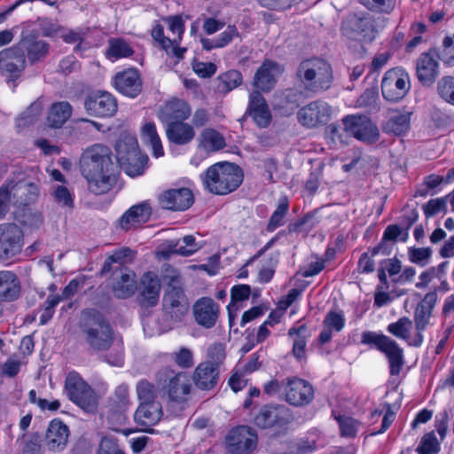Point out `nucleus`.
I'll list each match as a JSON object with an SVG mask.
<instances>
[{"instance_id": "50", "label": "nucleus", "mask_w": 454, "mask_h": 454, "mask_svg": "<svg viewBox=\"0 0 454 454\" xmlns=\"http://www.w3.org/2000/svg\"><path fill=\"white\" fill-rule=\"evenodd\" d=\"M43 108V106L40 100H36L32 103L28 108L17 119L18 128H24L27 125L32 123L40 116Z\"/></svg>"}, {"instance_id": "11", "label": "nucleus", "mask_w": 454, "mask_h": 454, "mask_svg": "<svg viewBox=\"0 0 454 454\" xmlns=\"http://www.w3.org/2000/svg\"><path fill=\"white\" fill-rule=\"evenodd\" d=\"M189 301L183 286L167 287L162 298L165 316L173 323H180L189 311Z\"/></svg>"}, {"instance_id": "54", "label": "nucleus", "mask_w": 454, "mask_h": 454, "mask_svg": "<svg viewBox=\"0 0 454 454\" xmlns=\"http://www.w3.org/2000/svg\"><path fill=\"white\" fill-rule=\"evenodd\" d=\"M52 197L59 207L68 209L74 207V195L66 186L57 185L52 192Z\"/></svg>"}, {"instance_id": "20", "label": "nucleus", "mask_w": 454, "mask_h": 454, "mask_svg": "<svg viewBox=\"0 0 454 454\" xmlns=\"http://www.w3.org/2000/svg\"><path fill=\"white\" fill-rule=\"evenodd\" d=\"M26 66L21 48L10 47L0 51V72L11 79L20 76Z\"/></svg>"}, {"instance_id": "63", "label": "nucleus", "mask_w": 454, "mask_h": 454, "mask_svg": "<svg viewBox=\"0 0 454 454\" xmlns=\"http://www.w3.org/2000/svg\"><path fill=\"white\" fill-rule=\"evenodd\" d=\"M345 325V319L342 313L330 311L325 318V325L329 329L336 332L342 330Z\"/></svg>"}, {"instance_id": "34", "label": "nucleus", "mask_w": 454, "mask_h": 454, "mask_svg": "<svg viewBox=\"0 0 454 454\" xmlns=\"http://www.w3.org/2000/svg\"><path fill=\"white\" fill-rule=\"evenodd\" d=\"M20 282L15 273L10 270L0 271V301H13L20 294Z\"/></svg>"}, {"instance_id": "28", "label": "nucleus", "mask_w": 454, "mask_h": 454, "mask_svg": "<svg viewBox=\"0 0 454 454\" xmlns=\"http://www.w3.org/2000/svg\"><path fill=\"white\" fill-rule=\"evenodd\" d=\"M113 292L118 298H128L137 289L136 274L126 268H118L114 271Z\"/></svg>"}, {"instance_id": "55", "label": "nucleus", "mask_w": 454, "mask_h": 454, "mask_svg": "<svg viewBox=\"0 0 454 454\" xmlns=\"http://www.w3.org/2000/svg\"><path fill=\"white\" fill-rule=\"evenodd\" d=\"M164 20L168 23V28L174 35L172 40H176V46H178L184 32V21L183 18L180 15H176L167 17Z\"/></svg>"}, {"instance_id": "59", "label": "nucleus", "mask_w": 454, "mask_h": 454, "mask_svg": "<svg viewBox=\"0 0 454 454\" xmlns=\"http://www.w3.org/2000/svg\"><path fill=\"white\" fill-rule=\"evenodd\" d=\"M360 2L368 9L380 12H390L395 4V0H360Z\"/></svg>"}, {"instance_id": "40", "label": "nucleus", "mask_w": 454, "mask_h": 454, "mask_svg": "<svg viewBox=\"0 0 454 454\" xmlns=\"http://www.w3.org/2000/svg\"><path fill=\"white\" fill-rule=\"evenodd\" d=\"M411 124L409 112L395 113L383 125L382 129L387 134L402 136L408 132Z\"/></svg>"}, {"instance_id": "57", "label": "nucleus", "mask_w": 454, "mask_h": 454, "mask_svg": "<svg viewBox=\"0 0 454 454\" xmlns=\"http://www.w3.org/2000/svg\"><path fill=\"white\" fill-rule=\"evenodd\" d=\"M215 39L217 41L216 46L223 48L235 39L241 40V35L236 26L229 25Z\"/></svg>"}, {"instance_id": "36", "label": "nucleus", "mask_w": 454, "mask_h": 454, "mask_svg": "<svg viewBox=\"0 0 454 454\" xmlns=\"http://www.w3.org/2000/svg\"><path fill=\"white\" fill-rule=\"evenodd\" d=\"M192 113V108L183 99L173 98L167 102L161 110L162 119L166 121H182L186 120Z\"/></svg>"}, {"instance_id": "26", "label": "nucleus", "mask_w": 454, "mask_h": 454, "mask_svg": "<svg viewBox=\"0 0 454 454\" xmlns=\"http://www.w3.org/2000/svg\"><path fill=\"white\" fill-rule=\"evenodd\" d=\"M5 184L11 191L14 207H20L33 202L37 196V185L26 180H10Z\"/></svg>"}, {"instance_id": "64", "label": "nucleus", "mask_w": 454, "mask_h": 454, "mask_svg": "<svg viewBox=\"0 0 454 454\" xmlns=\"http://www.w3.org/2000/svg\"><path fill=\"white\" fill-rule=\"evenodd\" d=\"M98 454H124V452L119 448L114 439L103 437L100 442Z\"/></svg>"}, {"instance_id": "44", "label": "nucleus", "mask_w": 454, "mask_h": 454, "mask_svg": "<svg viewBox=\"0 0 454 454\" xmlns=\"http://www.w3.org/2000/svg\"><path fill=\"white\" fill-rule=\"evenodd\" d=\"M243 82L242 74L237 70H230L217 77V90L221 93L239 87Z\"/></svg>"}, {"instance_id": "51", "label": "nucleus", "mask_w": 454, "mask_h": 454, "mask_svg": "<svg viewBox=\"0 0 454 454\" xmlns=\"http://www.w3.org/2000/svg\"><path fill=\"white\" fill-rule=\"evenodd\" d=\"M306 332L305 325H301L298 328H291L288 331V334L290 336L296 335L297 338L294 340V347H293V353L294 356L298 359H301L305 356L306 353V340L303 336V333Z\"/></svg>"}, {"instance_id": "22", "label": "nucleus", "mask_w": 454, "mask_h": 454, "mask_svg": "<svg viewBox=\"0 0 454 454\" xmlns=\"http://www.w3.org/2000/svg\"><path fill=\"white\" fill-rule=\"evenodd\" d=\"M192 311L197 324L207 329L215 326L220 315L219 305L209 297L196 301Z\"/></svg>"}, {"instance_id": "21", "label": "nucleus", "mask_w": 454, "mask_h": 454, "mask_svg": "<svg viewBox=\"0 0 454 454\" xmlns=\"http://www.w3.org/2000/svg\"><path fill=\"white\" fill-rule=\"evenodd\" d=\"M161 286L158 275L148 271L140 278L139 303L145 308H152L158 304Z\"/></svg>"}, {"instance_id": "3", "label": "nucleus", "mask_w": 454, "mask_h": 454, "mask_svg": "<svg viewBox=\"0 0 454 454\" xmlns=\"http://www.w3.org/2000/svg\"><path fill=\"white\" fill-rule=\"evenodd\" d=\"M86 344L95 351L108 349L114 341V330L109 322L98 313H87L82 325Z\"/></svg>"}, {"instance_id": "12", "label": "nucleus", "mask_w": 454, "mask_h": 454, "mask_svg": "<svg viewBox=\"0 0 454 454\" xmlns=\"http://www.w3.org/2000/svg\"><path fill=\"white\" fill-rule=\"evenodd\" d=\"M158 380L160 382L168 380L164 388L173 402L183 403L191 393L192 384L184 372L174 373L170 368L165 367L158 372Z\"/></svg>"}, {"instance_id": "47", "label": "nucleus", "mask_w": 454, "mask_h": 454, "mask_svg": "<svg viewBox=\"0 0 454 454\" xmlns=\"http://www.w3.org/2000/svg\"><path fill=\"white\" fill-rule=\"evenodd\" d=\"M289 204L286 197H283L278 200L276 210L271 215L267 225V231L272 232L277 228L284 224V218L288 211Z\"/></svg>"}, {"instance_id": "60", "label": "nucleus", "mask_w": 454, "mask_h": 454, "mask_svg": "<svg viewBox=\"0 0 454 454\" xmlns=\"http://www.w3.org/2000/svg\"><path fill=\"white\" fill-rule=\"evenodd\" d=\"M408 230L404 226H399L397 224L388 225L383 235L384 240H395L400 238L405 241L408 238Z\"/></svg>"}, {"instance_id": "25", "label": "nucleus", "mask_w": 454, "mask_h": 454, "mask_svg": "<svg viewBox=\"0 0 454 454\" xmlns=\"http://www.w3.org/2000/svg\"><path fill=\"white\" fill-rule=\"evenodd\" d=\"M247 113L260 128H266L271 121V114L263 96L258 90L249 95Z\"/></svg>"}, {"instance_id": "56", "label": "nucleus", "mask_w": 454, "mask_h": 454, "mask_svg": "<svg viewBox=\"0 0 454 454\" xmlns=\"http://www.w3.org/2000/svg\"><path fill=\"white\" fill-rule=\"evenodd\" d=\"M174 362L181 368H191L194 364L193 354L187 348H180L173 354Z\"/></svg>"}, {"instance_id": "29", "label": "nucleus", "mask_w": 454, "mask_h": 454, "mask_svg": "<svg viewBox=\"0 0 454 454\" xmlns=\"http://www.w3.org/2000/svg\"><path fill=\"white\" fill-rule=\"evenodd\" d=\"M192 380L200 390H211L219 381V369L212 362L200 363L192 373Z\"/></svg>"}, {"instance_id": "2", "label": "nucleus", "mask_w": 454, "mask_h": 454, "mask_svg": "<svg viewBox=\"0 0 454 454\" xmlns=\"http://www.w3.org/2000/svg\"><path fill=\"white\" fill-rule=\"evenodd\" d=\"M242 180L241 168L230 162H218L210 166L202 176L206 189L216 195L231 193L241 184Z\"/></svg>"}, {"instance_id": "42", "label": "nucleus", "mask_w": 454, "mask_h": 454, "mask_svg": "<svg viewBox=\"0 0 454 454\" xmlns=\"http://www.w3.org/2000/svg\"><path fill=\"white\" fill-rule=\"evenodd\" d=\"M135 258V252L129 247H123L120 250L114 252L109 255L104 262L101 269V274H106L112 270V265L118 263L120 266L131 262Z\"/></svg>"}, {"instance_id": "53", "label": "nucleus", "mask_w": 454, "mask_h": 454, "mask_svg": "<svg viewBox=\"0 0 454 454\" xmlns=\"http://www.w3.org/2000/svg\"><path fill=\"white\" fill-rule=\"evenodd\" d=\"M437 92L443 100L454 106V77H442L437 83Z\"/></svg>"}, {"instance_id": "61", "label": "nucleus", "mask_w": 454, "mask_h": 454, "mask_svg": "<svg viewBox=\"0 0 454 454\" xmlns=\"http://www.w3.org/2000/svg\"><path fill=\"white\" fill-rule=\"evenodd\" d=\"M11 206H14L12 199L11 191L5 183L0 187V217L4 216L10 210Z\"/></svg>"}, {"instance_id": "33", "label": "nucleus", "mask_w": 454, "mask_h": 454, "mask_svg": "<svg viewBox=\"0 0 454 454\" xmlns=\"http://www.w3.org/2000/svg\"><path fill=\"white\" fill-rule=\"evenodd\" d=\"M226 146L224 136L212 128L204 129L198 137V148L207 153H212Z\"/></svg>"}, {"instance_id": "5", "label": "nucleus", "mask_w": 454, "mask_h": 454, "mask_svg": "<svg viewBox=\"0 0 454 454\" xmlns=\"http://www.w3.org/2000/svg\"><path fill=\"white\" fill-rule=\"evenodd\" d=\"M383 21L369 13L350 14L342 22L345 36L363 42H372L383 28Z\"/></svg>"}, {"instance_id": "38", "label": "nucleus", "mask_w": 454, "mask_h": 454, "mask_svg": "<svg viewBox=\"0 0 454 454\" xmlns=\"http://www.w3.org/2000/svg\"><path fill=\"white\" fill-rule=\"evenodd\" d=\"M448 419L447 411L441 412L435 417V428L440 435V440L436 438L434 431L427 433V454H437L440 451L441 442L443 441L447 434Z\"/></svg>"}, {"instance_id": "52", "label": "nucleus", "mask_w": 454, "mask_h": 454, "mask_svg": "<svg viewBox=\"0 0 454 454\" xmlns=\"http://www.w3.org/2000/svg\"><path fill=\"white\" fill-rule=\"evenodd\" d=\"M137 394L140 403L158 402L154 386L146 380H142L137 383Z\"/></svg>"}, {"instance_id": "37", "label": "nucleus", "mask_w": 454, "mask_h": 454, "mask_svg": "<svg viewBox=\"0 0 454 454\" xmlns=\"http://www.w3.org/2000/svg\"><path fill=\"white\" fill-rule=\"evenodd\" d=\"M166 134L168 140L176 145H186L195 137L193 127L183 121L168 123Z\"/></svg>"}, {"instance_id": "41", "label": "nucleus", "mask_w": 454, "mask_h": 454, "mask_svg": "<svg viewBox=\"0 0 454 454\" xmlns=\"http://www.w3.org/2000/svg\"><path fill=\"white\" fill-rule=\"evenodd\" d=\"M132 47L123 38H111L108 41L106 57L109 59L128 58L133 54Z\"/></svg>"}, {"instance_id": "15", "label": "nucleus", "mask_w": 454, "mask_h": 454, "mask_svg": "<svg viewBox=\"0 0 454 454\" xmlns=\"http://www.w3.org/2000/svg\"><path fill=\"white\" fill-rule=\"evenodd\" d=\"M24 245V234L16 223L0 224V259H10L19 254Z\"/></svg>"}, {"instance_id": "62", "label": "nucleus", "mask_w": 454, "mask_h": 454, "mask_svg": "<svg viewBox=\"0 0 454 454\" xmlns=\"http://www.w3.org/2000/svg\"><path fill=\"white\" fill-rule=\"evenodd\" d=\"M192 70L200 77H211L216 72V66L212 62L194 60L192 62Z\"/></svg>"}, {"instance_id": "39", "label": "nucleus", "mask_w": 454, "mask_h": 454, "mask_svg": "<svg viewBox=\"0 0 454 454\" xmlns=\"http://www.w3.org/2000/svg\"><path fill=\"white\" fill-rule=\"evenodd\" d=\"M151 35L153 38L159 43L160 47L167 52L177 59H182L186 51V48L176 46V40H171L164 35V28L161 25L157 24L152 29Z\"/></svg>"}, {"instance_id": "46", "label": "nucleus", "mask_w": 454, "mask_h": 454, "mask_svg": "<svg viewBox=\"0 0 454 454\" xmlns=\"http://www.w3.org/2000/svg\"><path fill=\"white\" fill-rule=\"evenodd\" d=\"M169 247L174 253L183 256L192 255L200 249L195 238L192 235L184 236L181 240L171 241Z\"/></svg>"}, {"instance_id": "7", "label": "nucleus", "mask_w": 454, "mask_h": 454, "mask_svg": "<svg viewBox=\"0 0 454 454\" xmlns=\"http://www.w3.org/2000/svg\"><path fill=\"white\" fill-rule=\"evenodd\" d=\"M115 148L117 160L127 175L134 177L144 173L148 158L138 150L134 137L126 136L120 139Z\"/></svg>"}, {"instance_id": "24", "label": "nucleus", "mask_w": 454, "mask_h": 454, "mask_svg": "<svg viewBox=\"0 0 454 454\" xmlns=\"http://www.w3.org/2000/svg\"><path fill=\"white\" fill-rule=\"evenodd\" d=\"M162 207L173 211H184L193 203V195L188 188L170 189L160 196Z\"/></svg>"}, {"instance_id": "19", "label": "nucleus", "mask_w": 454, "mask_h": 454, "mask_svg": "<svg viewBox=\"0 0 454 454\" xmlns=\"http://www.w3.org/2000/svg\"><path fill=\"white\" fill-rule=\"evenodd\" d=\"M290 410L285 405H265L254 417V423L261 428L283 427L291 420Z\"/></svg>"}, {"instance_id": "6", "label": "nucleus", "mask_w": 454, "mask_h": 454, "mask_svg": "<svg viewBox=\"0 0 454 454\" xmlns=\"http://www.w3.org/2000/svg\"><path fill=\"white\" fill-rule=\"evenodd\" d=\"M415 333H412V322L406 317H400L396 322L387 325V332L393 336L405 340L409 345L420 346L423 343V331L426 327V306L422 300L417 306L414 313Z\"/></svg>"}, {"instance_id": "49", "label": "nucleus", "mask_w": 454, "mask_h": 454, "mask_svg": "<svg viewBox=\"0 0 454 454\" xmlns=\"http://www.w3.org/2000/svg\"><path fill=\"white\" fill-rule=\"evenodd\" d=\"M278 263V253L270 254L265 262H262L259 271L257 279L260 283L265 284L271 280L274 276L275 270Z\"/></svg>"}, {"instance_id": "9", "label": "nucleus", "mask_w": 454, "mask_h": 454, "mask_svg": "<svg viewBox=\"0 0 454 454\" xmlns=\"http://www.w3.org/2000/svg\"><path fill=\"white\" fill-rule=\"evenodd\" d=\"M410 89V76L403 68L394 67L384 74L381 81V93L386 100L397 102L407 95Z\"/></svg>"}, {"instance_id": "1", "label": "nucleus", "mask_w": 454, "mask_h": 454, "mask_svg": "<svg viewBox=\"0 0 454 454\" xmlns=\"http://www.w3.org/2000/svg\"><path fill=\"white\" fill-rule=\"evenodd\" d=\"M111 153L109 147L101 144H95L88 147L81 156L82 174L88 182L90 191L95 194H104L112 186L110 171L113 162Z\"/></svg>"}, {"instance_id": "4", "label": "nucleus", "mask_w": 454, "mask_h": 454, "mask_svg": "<svg viewBox=\"0 0 454 454\" xmlns=\"http://www.w3.org/2000/svg\"><path fill=\"white\" fill-rule=\"evenodd\" d=\"M297 75L307 90L315 92L327 90L333 82L330 64L318 58L303 60L298 67Z\"/></svg>"}, {"instance_id": "45", "label": "nucleus", "mask_w": 454, "mask_h": 454, "mask_svg": "<svg viewBox=\"0 0 454 454\" xmlns=\"http://www.w3.org/2000/svg\"><path fill=\"white\" fill-rule=\"evenodd\" d=\"M24 44L31 63L40 61L48 54L49 44L44 41L27 39L24 41Z\"/></svg>"}, {"instance_id": "58", "label": "nucleus", "mask_w": 454, "mask_h": 454, "mask_svg": "<svg viewBox=\"0 0 454 454\" xmlns=\"http://www.w3.org/2000/svg\"><path fill=\"white\" fill-rule=\"evenodd\" d=\"M59 303V295L51 294L47 297V299L44 302V307L42 309V313L40 316V324L41 325H45L51 319V317L54 314V309Z\"/></svg>"}, {"instance_id": "27", "label": "nucleus", "mask_w": 454, "mask_h": 454, "mask_svg": "<svg viewBox=\"0 0 454 454\" xmlns=\"http://www.w3.org/2000/svg\"><path fill=\"white\" fill-rule=\"evenodd\" d=\"M151 214L152 208L149 204L143 202L134 205L121 215L118 224L126 231L137 229L150 219Z\"/></svg>"}, {"instance_id": "30", "label": "nucleus", "mask_w": 454, "mask_h": 454, "mask_svg": "<svg viewBox=\"0 0 454 454\" xmlns=\"http://www.w3.org/2000/svg\"><path fill=\"white\" fill-rule=\"evenodd\" d=\"M114 82L117 90L130 98L137 96L142 89L139 74L134 68L116 74Z\"/></svg>"}, {"instance_id": "32", "label": "nucleus", "mask_w": 454, "mask_h": 454, "mask_svg": "<svg viewBox=\"0 0 454 454\" xmlns=\"http://www.w3.org/2000/svg\"><path fill=\"white\" fill-rule=\"evenodd\" d=\"M162 415V406L160 402L141 403L134 414V419L137 424L149 427L156 425Z\"/></svg>"}, {"instance_id": "23", "label": "nucleus", "mask_w": 454, "mask_h": 454, "mask_svg": "<svg viewBox=\"0 0 454 454\" xmlns=\"http://www.w3.org/2000/svg\"><path fill=\"white\" fill-rule=\"evenodd\" d=\"M282 72L283 68L277 62L265 59L255 72L253 85L261 91H270Z\"/></svg>"}, {"instance_id": "14", "label": "nucleus", "mask_w": 454, "mask_h": 454, "mask_svg": "<svg viewBox=\"0 0 454 454\" xmlns=\"http://www.w3.org/2000/svg\"><path fill=\"white\" fill-rule=\"evenodd\" d=\"M285 400L291 405L301 407L308 405L314 398V388L309 382L293 377L282 380Z\"/></svg>"}, {"instance_id": "8", "label": "nucleus", "mask_w": 454, "mask_h": 454, "mask_svg": "<svg viewBox=\"0 0 454 454\" xmlns=\"http://www.w3.org/2000/svg\"><path fill=\"white\" fill-rule=\"evenodd\" d=\"M361 341L363 344L374 345L385 354L389 362L390 373L392 375L399 374L403 365V354L395 340L387 335L368 331L362 333Z\"/></svg>"}, {"instance_id": "31", "label": "nucleus", "mask_w": 454, "mask_h": 454, "mask_svg": "<svg viewBox=\"0 0 454 454\" xmlns=\"http://www.w3.org/2000/svg\"><path fill=\"white\" fill-rule=\"evenodd\" d=\"M69 437V429L61 420L53 419L50 422L45 444L51 451H59L65 449Z\"/></svg>"}, {"instance_id": "16", "label": "nucleus", "mask_w": 454, "mask_h": 454, "mask_svg": "<svg viewBox=\"0 0 454 454\" xmlns=\"http://www.w3.org/2000/svg\"><path fill=\"white\" fill-rule=\"evenodd\" d=\"M86 113L94 117H111L117 112V101L114 97L106 91H95L84 99Z\"/></svg>"}, {"instance_id": "48", "label": "nucleus", "mask_w": 454, "mask_h": 454, "mask_svg": "<svg viewBox=\"0 0 454 454\" xmlns=\"http://www.w3.org/2000/svg\"><path fill=\"white\" fill-rule=\"evenodd\" d=\"M334 418L337 420L340 434L343 437H355L360 428V422L352 417L347 415H335Z\"/></svg>"}, {"instance_id": "43", "label": "nucleus", "mask_w": 454, "mask_h": 454, "mask_svg": "<svg viewBox=\"0 0 454 454\" xmlns=\"http://www.w3.org/2000/svg\"><path fill=\"white\" fill-rule=\"evenodd\" d=\"M142 139L150 144L155 157H161L164 154L163 147L160 137L157 134L156 127L153 123H145L142 128Z\"/></svg>"}, {"instance_id": "13", "label": "nucleus", "mask_w": 454, "mask_h": 454, "mask_svg": "<svg viewBox=\"0 0 454 454\" xmlns=\"http://www.w3.org/2000/svg\"><path fill=\"white\" fill-rule=\"evenodd\" d=\"M342 124L345 132L360 141L374 143L380 137L379 129L366 115H347L342 119Z\"/></svg>"}, {"instance_id": "18", "label": "nucleus", "mask_w": 454, "mask_h": 454, "mask_svg": "<svg viewBox=\"0 0 454 454\" xmlns=\"http://www.w3.org/2000/svg\"><path fill=\"white\" fill-rule=\"evenodd\" d=\"M257 440V434L251 427L240 426L229 432L226 445L231 453L247 454L255 449Z\"/></svg>"}, {"instance_id": "35", "label": "nucleus", "mask_w": 454, "mask_h": 454, "mask_svg": "<svg viewBox=\"0 0 454 454\" xmlns=\"http://www.w3.org/2000/svg\"><path fill=\"white\" fill-rule=\"evenodd\" d=\"M73 106L67 101L53 103L48 112L46 123L50 128L60 129L71 118Z\"/></svg>"}, {"instance_id": "17", "label": "nucleus", "mask_w": 454, "mask_h": 454, "mask_svg": "<svg viewBox=\"0 0 454 454\" xmlns=\"http://www.w3.org/2000/svg\"><path fill=\"white\" fill-rule=\"evenodd\" d=\"M331 106L321 100L313 101L298 112L300 122L308 128H317L325 125L332 117Z\"/></svg>"}, {"instance_id": "10", "label": "nucleus", "mask_w": 454, "mask_h": 454, "mask_svg": "<svg viewBox=\"0 0 454 454\" xmlns=\"http://www.w3.org/2000/svg\"><path fill=\"white\" fill-rule=\"evenodd\" d=\"M66 390L69 398L84 411L96 410L97 396L93 389L77 374L70 372L66 379Z\"/></svg>"}]
</instances>
